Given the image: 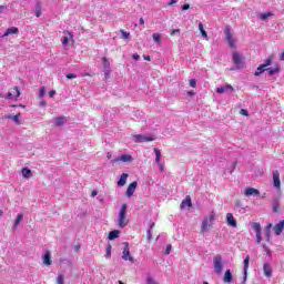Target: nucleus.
I'll return each mask as SVG.
<instances>
[{"label":"nucleus","mask_w":284,"mask_h":284,"mask_svg":"<svg viewBox=\"0 0 284 284\" xmlns=\"http://www.w3.org/2000/svg\"><path fill=\"white\" fill-rule=\"evenodd\" d=\"M126 215H128V204H122L119 212V219H118L119 227L123 229L125 227V225H128L129 220L125 219Z\"/></svg>","instance_id":"f257e3e1"},{"label":"nucleus","mask_w":284,"mask_h":284,"mask_svg":"<svg viewBox=\"0 0 284 284\" xmlns=\"http://www.w3.org/2000/svg\"><path fill=\"white\" fill-rule=\"evenodd\" d=\"M224 34L227 45L233 50L236 49V40L234 39V36H232V28L230 26L225 27Z\"/></svg>","instance_id":"f03ea898"},{"label":"nucleus","mask_w":284,"mask_h":284,"mask_svg":"<svg viewBox=\"0 0 284 284\" xmlns=\"http://www.w3.org/2000/svg\"><path fill=\"white\" fill-rule=\"evenodd\" d=\"M213 267L215 274H222L223 272V256L217 254L213 257Z\"/></svg>","instance_id":"7ed1b4c3"},{"label":"nucleus","mask_w":284,"mask_h":284,"mask_svg":"<svg viewBox=\"0 0 284 284\" xmlns=\"http://www.w3.org/2000/svg\"><path fill=\"white\" fill-rule=\"evenodd\" d=\"M213 222H214V214H211L209 217H205L202 221L201 233L205 234V232H210V227H212Z\"/></svg>","instance_id":"20e7f679"},{"label":"nucleus","mask_w":284,"mask_h":284,"mask_svg":"<svg viewBox=\"0 0 284 284\" xmlns=\"http://www.w3.org/2000/svg\"><path fill=\"white\" fill-rule=\"evenodd\" d=\"M133 139L136 143H148L150 141L156 140L154 135H143V134L133 135Z\"/></svg>","instance_id":"39448f33"},{"label":"nucleus","mask_w":284,"mask_h":284,"mask_svg":"<svg viewBox=\"0 0 284 284\" xmlns=\"http://www.w3.org/2000/svg\"><path fill=\"white\" fill-rule=\"evenodd\" d=\"M123 245H124V248L122 252L123 261H130L131 263H134V257L130 255V244L128 242H124Z\"/></svg>","instance_id":"423d86ee"},{"label":"nucleus","mask_w":284,"mask_h":284,"mask_svg":"<svg viewBox=\"0 0 284 284\" xmlns=\"http://www.w3.org/2000/svg\"><path fill=\"white\" fill-rule=\"evenodd\" d=\"M273 185L275 189L281 190V173L278 170L273 171Z\"/></svg>","instance_id":"0eeeda50"},{"label":"nucleus","mask_w":284,"mask_h":284,"mask_svg":"<svg viewBox=\"0 0 284 284\" xmlns=\"http://www.w3.org/2000/svg\"><path fill=\"white\" fill-rule=\"evenodd\" d=\"M233 63L236 65L237 69L243 68V59L241 58L240 52H233Z\"/></svg>","instance_id":"6e6552de"},{"label":"nucleus","mask_w":284,"mask_h":284,"mask_svg":"<svg viewBox=\"0 0 284 284\" xmlns=\"http://www.w3.org/2000/svg\"><path fill=\"white\" fill-rule=\"evenodd\" d=\"M138 185H139V183L136 181L129 184V186L126 189V193H125L129 199H131V196H134V192H136Z\"/></svg>","instance_id":"1a4fd4ad"},{"label":"nucleus","mask_w":284,"mask_h":284,"mask_svg":"<svg viewBox=\"0 0 284 284\" xmlns=\"http://www.w3.org/2000/svg\"><path fill=\"white\" fill-rule=\"evenodd\" d=\"M64 37L62 38V45H68L72 39H74V36L70 31H63Z\"/></svg>","instance_id":"9d476101"},{"label":"nucleus","mask_w":284,"mask_h":284,"mask_svg":"<svg viewBox=\"0 0 284 284\" xmlns=\"http://www.w3.org/2000/svg\"><path fill=\"white\" fill-rule=\"evenodd\" d=\"M245 196H261V191L254 187H247L244 192Z\"/></svg>","instance_id":"9b49d317"},{"label":"nucleus","mask_w":284,"mask_h":284,"mask_svg":"<svg viewBox=\"0 0 284 284\" xmlns=\"http://www.w3.org/2000/svg\"><path fill=\"white\" fill-rule=\"evenodd\" d=\"M217 94H223V93H227V92H234V88L232 87V84H226L224 87H219L216 89Z\"/></svg>","instance_id":"f8f14e48"},{"label":"nucleus","mask_w":284,"mask_h":284,"mask_svg":"<svg viewBox=\"0 0 284 284\" xmlns=\"http://www.w3.org/2000/svg\"><path fill=\"white\" fill-rule=\"evenodd\" d=\"M154 153H155V163H158L160 168V172H163L165 166L161 164V151L159 149H154Z\"/></svg>","instance_id":"ddd939ff"},{"label":"nucleus","mask_w":284,"mask_h":284,"mask_svg":"<svg viewBox=\"0 0 284 284\" xmlns=\"http://www.w3.org/2000/svg\"><path fill=\"white\" fill-rule=\"evenodd\" d=\"M42 261H43L44 265H47V266L52 265V255H51L50 251H45V253L42 256Z\"/></svg>","instance_id":"4468645a"},{"label":"nucleus","mask_w":284,"mask_h":284,"mask_svg":"<svg viewBox=\"0 0 284 284\" xmlns=\"http://www.w3.org/2000/svg\"><path fill=\"white\" fill-rule=\"evenodd\" d=\"M226 223L230 227H236V220L232 213L226 214Z\"/></svg>","instance_id":"2eb2a0df"},{"label":"nucleus","mask_w":284,"mask_h":284,"mask_svg":"<svg viewBox=\"0 0 284 284\" xmlns=\"http://www.w3.org/2000/svg\"><path fill=\"white\" fill-rule=\"evenodd\" d=\"M181 210H185V207H192V197H190V195H187L180 205Z\"/></svg>","instance_id":"dca6fc26"},{"label":"nucleus","mask_w":284,"mask_h":284,"mask_svg":"<svg viewBox=\"0 0 284 284\" xmlns=\"http://www.w3.org/2000/svg\"><path fill=\"white\" fill-rule=\"evenodd\" d=\"M263 271H264V276H266V278H271V276H272V265L270 263H265L263 265Z\"/></svg>","instance_id":"f3484780"},{"label":"nucleus","mask_w":284,"mask_h":284,"mask_svg":"<svg viewBox=\"0 0 284 284\" xmlns=\"http://www.w3.org/2000/svg\"><path fill=\"white\" fill-rule=\"evenodd\" d=\"M10 34H19V28L17 27L8 28L7 31L3 33L2 38L10 37Z\"/></svg>","instance_id":"a211bd4d"},{"label":"nucleus","mask_w":284,"mask_h":284,"mask_svg":"<svg viewBox=\"0 0 284 284\" xmlns=\"http://www.w3.org/2000/svg\"><path fill=\"white\" fill-rule=\"evenodd\" d=\"M224 283H232L234 281V275H232V271L226 270L223 277Z\"/></svg>","instance_id":"6ab92c4d"},{"label":"nucleus","mask_w":284,"mask_h":284,"mask_svg":"<svg viewBox=\"0 0 284 284\" xmlns=\"http://www.w3.org/2000/svg\"><path fill=\"white\" fill-rule=\"evenodd\" d=\"M272 223L267 224L265 230H264V234H265V239H266V242L270 243L271 239H272Z\"/></svg>","instance_id":"aec40b11"},{"label":"nucleus","mask_w":284,"mask_h":284,"mask_svg":"<svg viewBox=\"0 0 284 284\" xmlns=\"http://www.w3.org/2000/svg\"><path fill=\"white\" fill-rule=\"evenodd\" d=\"M128 176H130L128 173H123L119 181H118V186L119 187H123L125 185V183H128Z\"/></svg>","instance_id":"412c9836"},{"label":"nucleus","mask_w":284,"mask_h":284,"mask_svg":"<svg viewBox=\"0 0 284 284\" xmlns=\"http://www.w3.org/2000/svg\"><path fill=\"white\" fill-rule=\"evenodd\" d=\"M250 268V255L244 258V281H247V270Z\"/></svg>","instance_id":"4be33fe9"},{"label":"nucleus","mask_w":284,"mask_h":284,"mask_svg":"<svg viewBox=\"0 0 284 284\" xmlns=\"http://www.w3.org/2000/svg\"><path fill=\"white\" fill-rule=\"evenodd\" d=\"M266 72H268L270 77H274V74H278L281 72V67L277 64L275 68H267Z\"/></svg>","instance_id":"5701e85b"},{"label":"nucleus","mask_w":284,"mask_h":284,"mask_svg":"<svg viewBox=\"0 0 284 284\" xmlns=\"http://www.w3.org/2000/svg\"><path fill=\"white\" fill-rule=\"evenodd\" d=\"M21 113H18L16 115H7L6 119H11L12 122H14L17 125H21Z\"/></svg>","instance_id":"b1692460"},{"label":"nucleus","mask_w":284,"mask_h":284,"mask_svg":"<svg viewBox=\"0 0 284 284\" xmlns=\"http://www.w3.org/2000/svg\"><path fill=\"white\" fill-rule=\"evenodd\" d=\"M68 120L65 119V116H58L55 118L54 124L57 125V128H61V125H65V122Z\"/></svg>","instance_id":"393cba45"},{"label":"nucleus","mask_w":284,"mask_h":284,"mask_svg":"<svg viewBox=\"0 0 284 284\" xmlns=\"http://www.w3.org/2000/svg\"><path fill=\"white\" fill-rule=\"evenodd\" d=\"M121 234V231L119 230H113L109 233V241H114V239H119V235Z\"/></svg>","instance_id":"a878e982"},{"label":"nucleus","mask_w":284,"mask_h":284,"mask_svg":"<svg viewBox=\"0 0 284 284\" xmlns=\"http://www.w3.org/2000/svg\"><path fill=\"white\" fill-rule=\"evenodd\" d=\"M116 161H122L123 163H130L133 161L132 155L130 154H123Z\"/></svg>","instance_id":"bb28decb"},{"label":"nucleus","mask_w":284,"mask_h":284,"mask_svg":"<svg viewBox=\"0 0 284 284\" xmlns=\"http://www.w3.org/2000/svg\"><path fill=\"white\" fill-rule=\"evenodd\" d=\"M21 221H23V214L19 213L18 216L16 217L12 230H17V227H19Z\"/></svg>","instance_id":"cd10ccee"},{"label":"nucleus","mask_w":284,"mask_h":284,"mask_svg":"<svg viewBox=\"0 0 284 284\" xmlns=\"http://www.w3.org/2000/svg\"><path fill=\"white\" fill-rule=\"evenodd\" d=\"M21 172L23 179H30V176H32V170H30L29 168H23Z\"/></svg>","instance_id":"c85d7f7f"},{"label":"nucleus","mask_w":284,"mask_h":284,"mask_svg":"<svg viewBox=\"0 0 284 284\" xmlns=\"http://www.w3.org/2000/svg\"><path fill=\"white\" fill-rule=\"evenodd\" d=\"M263 72H267V69L263 64H261L260 67H257L254 75L255 77H261V74H263Z\"/></svg>","instance_id":"c756f323"},{"label":"nucleus","mask_w":284,"mask_h":284,"mask_svg":"<svg viewBox=\"0 0 284 284\" xmlns=\"http://www.w3.org/2000/svg\"><path fill=\"white\" fill-rule=\"evenodd\" d=\"M102 68L103 70H111V67H110V60H108V58H102Z\"/></svg>","instance_id":"7c9ffc66"},{"label":"nucleus","mask_w":284,"mask_h":284,"mask_svg":"<svg viewBox=\"0 0 284 284\" xmlns=\"http://www.w3.org/2000/svg\"><path fill=\"white\" fill-rule=\"evenodd\" d=\"M252 227H253L255 234H261V223L254 222V223L252 224Z\"/></svg>","instance_id":"2f4dec72"},{"label":"nucleus","mask_w":284,"mask_h":284,"mask_svg":"<svg viewBox=\"0 0 284 284\" xmlns=\"http://www.w3.org/2000/svg\"><path fill=\"white\" fill-rule=\"evenodd\" d=\"M270 17H274V13H272V12L261 13L260 19L262 21H267V19H270Z\"/></svg>","instance_id":"473e14b6"},{"label":"nucleus","mask_w":284,"mask_h":284,"mask_svg":"<svg viewBox=\"0 0 284 284\" xmlns=\"http://www.w3.org/2000/svg\"><path fill=\"white\" fill-rule=\"evenodd\" d=\"M199 30H200L202 37L204 39H207V31H205V29L203 28V23L202 22L199 23Z\"/></svg>","instance_id":"72a5a7b5"},{"label":"nucleus","mask_w":284,"mask_h":284,"mask_svg":"<svg viewBox=\"0 0 284 284\" xmlns=\"http://www.w3.org/2000/svg\"><path fill=\"white\" fill-rule=\"evenodd\" d=\"M273 212L278 213L281 210H278V199H273Z\"/></svg>","instance_id":"f704fd0d"},{"label":"nucleus","mask_w":284,"mask_h":284,"mask_svg":"<svg viewBox=\"0 0 284 284\" xmlns=\"http://www.w3.org/2000/svg\"><path fill=\"white\" fill-rule=\"evenodd\" d=\"M272 61H274V58L273 57H268L264 63L262 64L264 68H270V65H272Z\"/></svg>","instance_id":"c9c22d12"},{"label":"nucleus","mask_w":284,"mask_h":284,"mask_svg":"<svg viewBox=\"0 0 284 284\" xmlns=\"http://www.w3.org/2000/svg\"><path fill=\"white\" fill-rule=\"evenodd\" d=\"M36 17H41V3L36 4Z\"/></svg>","instance_id":"e433bc0d"},{"label":"nucleus","mask_w":284,"mask_h":284,"mask_svg":"<svg viewBox=\"0 0 284 284\" xmlns=\"http://www.w3.org/2000/svg\"><path fill=\"white\" fill-rule=\"evenodd\" d=\"M152 38L155 41V43H161V34L160 33H153Z\"/></svg>","instance_id":"4c0bfd02"},{"label":"nucleus","mask_w":284,"mask_h":284,"mask_svg":"<svg viewBox=\"0 0 284 284\" xmlns=\"http://www.w3.org/2000/svg\"><path fill=\"white\" fill-rule=\"evenodd\" d=\"M146 284H159L150 274L146 276Z\"/></svg>","instance_id":"58836bf2"},{"label":"nucleus","mask_w":284,"mask_h":284,"mask_svg":"<svg viewBox=\"0 0 284 284\" xmlns=\"http://www.w3.org/2000/svg\"><path fill=\"white\" fill-rule=\"evenodd\" d=\"M110 256H112V245H108L106 246V254H105V257L106 258H110Z\"/></svg>","instance_id":"ea45409f"},{"label":"nucleus","mask_w":284,"mask_h":284,"mask_svg":"<svg viewBox=\"0 0 284 284\" xmlns=\"http://www.w3.org/2000/svg\"><path fill=\"white\" fill-rule=\"evenodd\" d=\"M255 236H256L255 244L261 245V241H263V236L261 235V233H256Z\"/></svg>","instance_id":"a19ab883"},{"label":"nucleus","mask_w":284,"mask_h":284,"mask_svg":"<svg viewBox=\"0 0 284 284\" xmlns=\"http://www.w3.org/2000/svg\"><path fill=\"white\" fill-rule=\"evenodd\" d=\"M45 97V87L40 88L39 99H43Z\"/></svg>","instance_id":"79ce46f5"},{"label":"nucleus","mask_w":284,"mask_h":284,"mask_svg":"<svg viewBox=\"0 0 284 284\" xmlns=\"http://www.w3.org/2000/svg\"><path fill=\"white\" fill-rule=\"evenodd\" d=\"M264 252H266V254L272 257V251L270 250V247H267L265 244L262 245Z\"/></svg>","instance_id":"37998d69"},{"label":"nucleus","mask_w":284,"mask_h":284,"mask_svg":"<svg viewBox=\"0 0 284 284\" xmlns=\"http://www.w3.org/2000/svg\"><path fill=\"white\" fill-rule=\"evenodd\" d=\"M120 32L122 34V39H130V32H125L123 29H121Z\"/></svg>","instance_id":"c03bdc74"},{"label":"nucleus","mask_w":284,"mask_h":284,"mask_svg":"<svg viewBox=\"0 0 284 284\" xmlns=\"http://www.w3.org/2000/svg\"><path fill=\"white\" fill-rule=\"evenodd\" d=\"M13 91L16 92L17 98L21 97V91L19 90V87H14Z\"/></svg>","instance_id":"a18cd8bd"},{"label":"nucleus","mask_w":284,"mask_h":284,"mask_svg":"<svg viewBox=\"0 0 284 284\" xmlns=\"http://www.w3.org/2000/svg\"><path fill=\"white\" fill-rule=\"evenodd\" d=\"M57 283L58 284H63V275L62 274L58 275Z\"/></svg>","instance_id":"49530a36"},{"label":"nucleus","mask_w":284,"mask_h":284,"mask_svg":"<svg viewBox=\"0 0 284 284\" xmlns=\"http://www.w3.org/2000/svg\"><path fill=\"white\" fill-rule=\"evenodd\" d=\"M175 34H181V29H175L171 31V37H174Z\"/></svg>","instance_id":"de8ad7c7"},{"label":"nucleus","mask_w":284,"mask_h":284,"mask_svg":"<svg viewBox=\"0 0 284 284\" xmlns=\"http://www.w3.org/2000/svg\"><path fill=\"white\" fill-rule=\"evenodd\" d=\"M45 105H48V102H47L45 100H41V101L39 102V106H40V108H45Z\"/></svg>","instance_id":"09e8293b"},{"label":"nucleus","mask_w":284,"mask_h":284,"mask_svg":"<svg viewBox=\"0 0 284 284\" xmlns=\"http://www.w3.org/2000/svg\"><path fill=\"white\" fill-rule=\"evenodd\" d=\"M112 70H104V79H110V73Z\"/></svg>","instance_id":"8fccbe9b"},{"label":"nucleus","mask_w":284,"mask_h":284,"mask_svg":"<svg viewBox=\"0 0 284 284\" xmlns=\"http://www.w3.org/2000/svg\"><path fill=\"white\" fill-rule=\"evenodd\" d=\"M170 252H172V245H171V244H169V245L166 246V248H165V254H166V255H170Z\"/></svg>","instance_id":"3c124183"},{"label":"nucleus","mask_w":284,"mask_h":284,"mask_svg":"<svg viewBox=\"0 0 284 284\" xmlns=\"http://www.w3.org/2000/svg\"><path fill=\"white\" fill-rule=\"evenodd\" d=\"M146 239H148V241H152V231L148 230Z\"/></svg>","instance_id":"603ef678"},{"label":"nucleus","mask_w":284,"mask_h":284,"mask_svg":"<svg viewBox=\"0 0 284 284\" xmlns=\"http://www.w3.org/2000/svg\"><path fill=\"white\" fill-rule=\"evenodd\" d=\"M190 85H191V88H196V80L195 79H191L190 80Z\"/></svg>","instance_id":"864d4df0"},{"label":"nucleus","mask_w":284,"mask_h":284,"mask_svg":"<svg viewBox=\"0 0 284 284\" xmlns=\"http://www.w3.org/2000/svg\"><path fill=\"white\" fill-rule=\"evenodd\" d=\"M67 79H77V74H74V73H68L67 74Z\"/></svg>","instance_id":"5fc2aeb1"},{"label":"nucleus","mask_w":284,"mask_h":284,"mask_svg":"<svg viewBox=\"0 0 284 284\" xmlns=\"http://www.w3.org/2000/svg\"><path fill=\"white\" fill-rule=\"evenodd\" d=\"M240 114H242V116L248 115L247 110H245V109H241Z\"/></svg>","instance_id":"6e6d98bb"},{"label":"nucleus","mask_w":284,"mask_h":284,"mask_svg":"<svg viewBox=\"0 0 284 284\" xmlns=\"http://www.w3.org/2000/svg\"><path fill=\"white\" fill-rule=\"evenodd\" d=\"M4 99L12 100V99H14V95L12 94V92H9V93L4 97Z\"/></svg>","instance_id":"4d7b16f0"},{"label":"nucleus","mask_w":284,"mask_h":284,"mask_svg":"<svg viewBox=\"0 0 284 284\" xmlns=\"http://www.w3.org/2000/svg\"><path fill=\"white\" fill-rule=\"evenodd\" d=\"M132 59H133L134 61H139V59H141V55H139V53H134V54L132 55Z\"/></svg>","instance_id":"13d9d810"},{"label":"nucleus","mask_w":284,"mask_h":284,"mask_svg":"<svg viewBox=\"0 0 284 284\" xmlns=\"http://www.w3.org/2000/svg\"><path fill=\"white\" fill-rule=\"evenodd\" d=\"M182 10L185 11V10H190V3H184L182 6Z\"/></svg>","instance_id":"bf43d9fd"},{"label":"nucleus","mask_w":284,"mask_h":284,"mask_svg":"<svg viewBox=\"0 0 284 284\" xmlns=\"http://www.w3.org/2000/svg\"><path fill=\"white\" fill-rule=\"evenodd\" d=\"M54 94H57V91H54V90L49 91V97L51 99L54 97Z\"/></svg>","instance_id":"052dcab7"},{"label":"nucleus","mask_w":284,"mask_h":284,"mask_svg":"<svg viewBox=\"0 0 284 284\" xmlns=\"http://www.w3.org/2000/svg\"><path fill=\"white\" fill-rule=\"evenodd\" d=\"M8 10V7L6 6H0V12H6Z\"/></svg>","instance_id":"680f3d73"},{"label":"nucleus","mask_w":284,"mask_h":284,"mask_svg":"<svg viewBox=\"0 0 284 284\" xmlns=\"http://www.w3.org/2000/svg\"><path fill=\"white\" fill-rule=\"evenodd\" d=\"M179 2V0H171L169 3H168V6H174V3H178Z\"/></svg>","instance_id":"e2e57ef3"},{"label":"nucleus","mask_w":284,"mask_h":284,"mask_svg":"<svg viewBox=\"0 0 284 284\" xmlns=\"http://www.w3.org/2000/svg\"><path fill=\"white\" fill-rule=\"evenodd\" d=\"M154 225H155V223L152 222V223L150 224V226H149V230H150V231L154 230Z\"/></svg>","instance_id":"0e129e2a"},{"label":"nucleus","mask_w":284,"mask_h":284,"mask_svg":"<svg viewBox=\"0 0 284 284\" xmlns=\"http://www.w3.org/2000/svg\"><path fill=\"white\" fill-rule=\"evenodd\" d=\"M145 24V20L143 18H140V26H144Z\"/></svg>","instance_id":"69168bd1"},{"label":"nucleus","mask_w":284,"mask_h":284,"mask_svg":"<svg viewBox=\"0 0 284 284\" xmlns=\"http://www.w3.org/2000/svg\"><path fill=\"white\" fill-rule=\"evenodd\" d=\"M280 61H284V51H283L282 54L280 55Z\"/></svg>","instance_id":"338daca9"},{"label":"nucleus","mask_w":284,"mask_h":284,"mask_svg":"<svg viewBox=\"0 0 284 284\" xmlns=\"http://www.w3.org/2000/svg\"><path fill=\"white\" fill-rule=\"evenodd\" d=\"M97 194H99V192L92 191L91 196H97Z\"/></svg>","instance_id":"774afa93"}]
</instances>
